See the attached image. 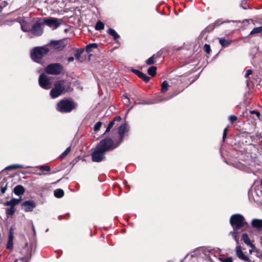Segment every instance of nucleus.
<instances>
[{
    "instance_id": "nucleus-32",
    "label": "nucleus",
    "mask_w": 262,
    "mask_h": 262,
    "mask_svg": "<svg viewBox=\"0 0 262 262\" xmlns=\"http://www.w3.org/2000/svg\"><path fill=\"white\" fill-rule=\"evenodd\" d=\"M104 27V24L101 22L100 20H99L97 22L96 25H95V29L96 30H103Z\"/></svg>"
},
{
    "instance_id": "nucleus-46",
    "label": "nucleus",
    "mask_w": 262,
    "mask_h": 262,
    "mask_svg": "<svg viewBox=\"0 0 262 262\" xmlns=\"http://www.w3.org/2000/svg\"><path fill=\"white\" fill-rule=\"evenodd\" d=\"M227 21H221L220 20H217L216 21H215L214 24H213V25H214V27H218L220 25L224 23H227Z\"/></svg>"
},
{
    "instance_id": "nucleus-39",
    "label": "nucleus",
    "mask_w": 262,
    "mask_h": 262,
    "mask_svg": "<svg viewBox=\"0 0 262 262\" xmlns=\"http://www.w3.org/2000/svg\"><path fill=\"white\" fill-rule=\"evenodd\" d=\"M39 169L42 171H49L50 170V167L47 165H40L38 167Z\"/></svg>"
},
{
    "instance_id": "nucleus-58",
    "label": "nucleus",
    "mask_w": 262,
    "mask_h": 262,
    "mask_svg": "<svg viewBox=\"0 0 262 262\" xmlns=\"http://www.w3.org/2000/svg\"><path fill=\"white\" fill-rule=\"evenodd\" d=\"M260 185L262 186V180L260 182Z\"/></svg>"
},
{
    "instance_id": "nucleus-56",
    "label": "nucleus",
    "mask_w": 262,
    "mask_h": 262,
    "mask_svg": "<svg viewBox=\"0 0 262 262\" xmlns=\"http://www.w3.org/2000/svg\"><path fill=\"white\" fill-rule=\"evenodd\" d=\"M252 252H253V250L252 249H251V250H249V253H252Z\"/></svg>"
},
{
    "instance_id": "nucleus-41",
    "label": "nucleus",
    "mask_w": 262,
    "mask_h": 262,
    "mask_svg": "<svg viewBox=\"0 0 262 262\" xmlns=\"http://www.w3.org/2000/svg\"><path fill=\"white\" fill-rule=\"evenodd\" d=\"M71 151V147H68L61 155L60 157L62 158H64Z\"/></svg>"
},
{
    "instance_id": "nucleus-43",
    "label": "nucleus",
    "mask_w": 262,
    "mask_h": 262,
    "mask_svg": "<svg viewBox=\"0 0 262 262\" xmlns=\"http://www.w3.org/2000/svg\"><path fill=\"white\" fill-rule=\"evenodd\" d=\"M228 119H229V121H230V123L233 124L235 121L237 120V118L236 116L231 115V116H229Z\"/></svg>"
},
{
    "instance_id": "nucleus-52",
    "label": "nucleus",
    "mask_w": 262,
    "mask_h": 262,
    "mask_svg": "<svg viewBox=\"0 0 262 262\" xmlns=\"http://www.w3.org/2000/svg\"><path fill=\"white\" fill-rule=\"evenodd\" d=\"M68 61L69 62H72V61H73L74 60V58L73 57H69L68 58Z\"/></svg>"
},
{
    "instance_id": "nucleus-27",
    "label": "nucleus",
    "mask_w": 262,
    "mask_h": 262,
    "mask_svg": "<svg viewBox=\"0 0 262 262\" xmlns=\"http://www.w3.org/2000/svg\"><path fill=\"white\" fill-rule=\"evenodd\" d=\"M98 47V45L96 43H92L88 45L85 47V51L87 53L92 51L93 49H96Z\"/></svg>"
},
{
    "instance_id": "nucleus-20",
    "label": "nucleus",
    "mask_w": 262,
    "mask_h": 262,
    "mask_svg": "<svg viewBox=\"0 0 262 262\" xmlns=\"http://www.w3.org/2000/svg\"><path fill=\"white\" fill-rule=\"evenodd\" d=\"M121 118L120 116L115 117L114 119L110 122L108 126L106 128V129L105 132V133H108L110 131L111 129L113 127V126L115 124V122H119L121 120Z\"/></svg>"
},
{
    "instance_id": "nucleus-54",
    "label": "nucleus",
    "mask_w": 262,
    "mask_h": 262,
    "mask_svg": "<svg viewBox=\"0 0 262 262\" xmlns=\"http://www.w3.org/2000/svg\"><path fill=\"white\" fill-rule=\"evenodd\" d=\"M143 104H152V102H145V103H142Z\"/></svg>"
},
{
    "instance_id": "nucleus-22",
    "label": "nucleus",
    "mask_w": 262,
    "mask_h": 262,
    "mask_svg": "<svg viewBox=\"0 0 262 262\" xmlns=\"http://www.w3.org/2000/svg\"><path fill=\"white\" fill-rule=\"evenodd\" d=\"M11 230L12 229H11L8 235V240L7 244V248L10 250H12L13 247V235L11 232Z\"/></svg>"
},
{
    "instance_id": "nucleus-34",
    "label": "nucleus",
    "mask_w": 262,
    "mask_h": 262,
    "mask_svg": "<svg viewBox=\"0 0 262 262\" xmlns=\"http://www.w3.org/2000/svg\"><path fill=\"white\" fill-rule=\"evenodd\" d=\"M262 33V26L254 28L250 32V35Z\"/></svg>"
},
{
    "instance_id": "nucleus-40",
    "label": "nucleus",
    "mask_w": 262,
    "mask_h": 262,
    "mask_svg": "<svg viewBox=\"0 0 262 262\" xmlns=\"http://www.w3.org/2000/svg\"><path fill=\"white\" fill-rule=\"evenodd\" d=\"M155 55H153L150 58H149L146 61V63L148 65H151L155 62V60L154 59Z\"/></svg>"
},
{
    "instance_id": "nucleus-12",
    "label": "nucleus",
    "mask_w": 262,
    "mask_h": 262,
    "mask_svg": "<svg viewBox=\"0 0 262 262\" xmlns=\"http://www.w3.org/2000/svg\"><path fill=\"white\" fill-rule=\"evenodd\" d=\"M129 130V126L126 123L122 124L118 128L119 139L117 142L120 144L123 140L125 135Z\"/></svg>"
},
{
    "instance_id": "nucleus-8",
    "label": "nucleus",
    "mask_w": 262,
    "mask_h": 262,
    "mask_svg": "<svg viewBox=\"0 0 262 262\" xmlns=\"http://www.w3.org/2000/svg\"><path fill=\"white\" fill-rule=\"evenodd\" d=\"M106 152L96 146L93 149L92 153V161L95 162H100L105 159V154Z\"/></svg>"
},
{
    "instance_id": "nucleus-7",
    "label": "nucleus",
    "mask_w": 262,
    "mask_h": 262,
    "mask_svg": "<svg viewBox=\"0 0 262 262\" xmlns=\"http://www.w3.org/2000/svg\"><path fill=\"white\" fill-rule=\"evenodd\" d=\"M42 21H37L34 23L31 28L30 37L32 38L33 36H39L43 33Z\"/></svg>"
},
{
    "instance_id": "nucleus-53",
    "label": "nucleus",
    "mask_w": 262,
    "mask_h": 262,
    "mask_svg": "<svg viewBox=\"0 0 262 262\" xmlns=\"http://www.w3.org/2000/svg\"><path fill=\"white\" fill-rule=\"evenodd\" d=\"M32 229H33V231L34 232V233L35 234L36 233V231H35V227L34 226V225L32 224Z\"/></svg>"
},
{
    "instance_id": "nucleus-37",
    "label": "nucleus",
    "mask_w": 262,
    "mask_h": 262,
    "mask_svg": "<svg viewBox=\"0 0 262 262\" xmlns=\"http://www.w3.org/2000/svg\"><path fill=\"white\" fill-rule=\"evenodd\" d=\"M139 77L146 83L148 82L150 79L149 77H148V76H147L146 74H144L142 72L139 75Z\"/></svg>"
},
{
    "instance_id": "nucleus-29",
    "label": "nucleus",
    "mask_w": 262,
    "mask_h": 262,
    "mask_svg": "<svg viewBox=\"0 0 262 262\" xmlns=\"http://www.w3.org/2000/svg\"><path fill=\"white\" fill-rule=\"evenodd\" d=\"M2 187L1 188V191L2 193H4L7 188V184L6 183V179L5 178L3 179L2 181L1 182Z\"/></svg>"
},
{
    "instance_id": "nucleus-30",
    "label": "nucleus",
    "mask_w": 262,
    "mask_h": 262,
    "mask_svg": "<svg viewBox=\"0 0 262 262\" xmlns=\"http://www.w3.org/2000/svg\"><path fill=\"white\" fill-rule=\"evenodd\" d=\"M157 67L155 66H151L148 68L147 70L148 74L151 76H155L156 75Z\"/></svg>"
},
{
    "instance_id": "nucleus-31",
    "label": "nucleus",
    "mask_w": 262,
    "mask_h": 262,
    "mask_svg": "<svg viewBox=\"0 0 262 262\" xmlns=\"http://www.w3.org/2000/svg\"><path fill=\"white\" fill-rule=\"evenodd\" d=\"M168 86L169 84L167 81H164L161 84V92L163 93L166 92L168 90Z\"/></svg>"
},
{
    "instance_id": "nucleus-17",
    "label": "nucleus",
    "mask_w": 262,
    "mask_h": 262,
    "mask_svg": "<svg viewBox=\"0 0 262 262\" xmlns=\"http://www.w3.org/2000/svg\"><path fill=\"white\" fill-rule=\"evenodd\" d=\"M55 49L60 51L63 49L65 45L62 40H51L50 43Z\"/></svg>"
},
{
    "instance_id": "nucleus-45",
    "label": "nucleus",
    "mask_w": 262,
    "mask_h": 262,
    "mask_svg": "<svg viewBox=\"0 0 262 262\" xmlns=\"http://www.w3.org/2000/svg\"><path fill=\"white\" fill-rule=\"evenodd\" d=\"M204 49L205 50V51L207 53H209L210 51H211V49H210V47L209 45H207V44H205L204 46Z\"/></svg>"
},
{
    "instance_id": "nucleus-38",
    "label": "nucleus",
    "mask_w": 262,
    "mask_h": 262,
    "mask_svg": "<svg viewBox=\"0 0 262 262\" xmlns=\"http://www.w3.org/2000/svg\"><path fill=\"white\" fill-rule=\"evenodd\" d=\"M238 234L237 231H232L230 232L229 234L231 235L234 240L236 241V244L238 245L239 244L238 239L237 237V235Z\"/></svg>"
},
{
    "instance_id": "nucleus-9",
    "label": "nucleus",
    "mask_w": 262,
    "mask_h": 262,
    "mask_svg": "<svg viewBox=\"0 0 262 262\" xmlns=\"http://www.w3.org/2000/svg\"><path fill=\"white\" fill-rule=\"evenodd\" d=\"M63 67L59 63H55L48 65L46 68L47 74L57 75L61 73Z\"/></svg>"
},
{
    "instance_id": "nucleus-18",
    "label": "nucleus",
    "mask_w": 262,
    "mask_h": 262,
    "mask_svg": "<svg viewBox=\"0 0 262 262\" xmlns=\"http://www.w3.org/2000/svg\"><path fill=\"white\" fill-rule=\"evenodd\" d=\"M20 202V199H15L13 198L10 201H6L4 203V206H10V207H14L17 205H18Z\"/></svg>"
},
{
    "instance_id": "nucleus-6",
    "label": "nucleus",
    "mask_w": 262,
    "mask_h": 262,
    "mask_svg": "<svg viewBox=\"0 0 262 262\" xmlns=\"http://www.w3.org/2000/svg\"><path fill=\"white\" fill-rule=\"evenodd\" d=\"M22 256L14 260V262H29L31 258V248L28 247V243H26L25 246L20 251Z\"/></svg>"
},
{
    "instance_id": "nucleus-25",
    "label": "nucleus",
    "mask_w": 262,
    "mask_h": 262,
    "mask_svg": "<svg viewBox=\"0 0 262 262\" xmlns=\"http://www.w3.org/2000/svg\"><path fill=\"white\" fill-rule=\"evenodd\" d=\"M219 39L220 43L224 48L228 47L231 42V40L224 38H219Z\"/></svg>"
},
{
    "instance_id": "nucleus-2",
    "label": "nucleus",
    "mask_w": 262,
    "mask_h": 262,
    "mask_svg": "<svg viewBox=\"0 0 262 262\" xmlns=\"http://www.w3.org/2000/svg\"><path fill=\"white\" fill-rule=\"evenodd\" d=\"M230 223L233 229V231H237L247 225L244 217L240 214L232 215L230 219Z\"/></svg>"
},
{
    "instance_id": "nucleus-21",
    "label": "nucleus",
    "mask_w": 262,
    "mask_h": 262,
    "mask_svg": "<svg viewBox=\"0 0 262 262\" xmlns=\"http://www.w3.org/2000/svg\"><path fill=\"white\" fill-rule=\"evenodd\" d=\"M25 188L20 185L16 186L13 189V192L17 195H20L23 194L25 192Z\"/></svg>"
},
{
    "instance_id": "nucleus-16",
    "label": "nucleus",
    "mask_w": 262,
    "mask_h": 262,
    "mask_svg": "<svg viewBox=\"0 0 262 262\" xmlns=\"http://www.w3.org/2000/svg\"><path fill=\"white\" fill-rule=\"evenodd\" d=\"M236 253L237 256L241 259L246 262H252L249 257L245 255L242 250V248L240 246H237L236 247Z\"/></svg>"
},
{
    "instance_id": "nucleus-4",
    "label": "nucleus",
    "mask_w": 262,
    "mask_h": 262,
    "mask_svg": "<svg viewBox=\"0 0 262 262\" xmlns=\"http://www.w3.org/2000/svg\"><path fill=\"white\" fill-rule=\"evenodd\" d=\"M49 51V49L46 46L36 47L33 48L31 52V57L35 62H39L41 59Z\"/></svg>"
},
{
    "instance_id": "nucleus-1",
    "label": "nucleus",
    "mask_w": 262,
    "mask_h": 262,
    "mask_svg": "<svg viewBox=\"0 0 262 262\" xmlns=\"http://www.w3.org/2000/svg\"><path fill=\"white\" fill-rule=\"evenodd\" d=\"M77 104L73 100L64 99L60 100L56 105V110L62 113H68L75 109Z\"/></svg>"
},
{
    "instance_id": "nucleus-48",
    "label": "nucleus",
    "mask_w": 262,
    "mask_h": 262,
    "mask_svg": "<svg viewBox=\"0 0 262 262\" xmlns=\"http://www.w3.org/2000/svg\"><path fill=\"white\" fill-rule=\"evenodd\" d=\"M132 71L136 75H137L138 77L139 76V75L141 74V73H142L141 71H140L139 70H136V69H132Z\"/></svg>"
},
{
    "instance_id": "nucleus-3",
    "label": "nucleus",
    "mask_w": 262,
    "mask_h": 262,
    "mask_svg": "<svg viewBox=\"0 0 262 262\" xmlns=\"http://www.w3.org/2000/svg\"><path fill=\"white\" fill-rule=\"evenodd\" d=\"M120 144L117 141L115 143L110 138H105L102 139L97 145L104 152L112 151L117 147Z\"/></svg>"
},
{
    "instance_id": "nucleus-42",
    "label": "nucleus",
    "mask_w": 262,
    "mask_h": 262,
    "mask_svg": "<svg viewBox=\"0 0 262 262\" xmlns=\"http://www.w3.org/2000/svg\"><path fill=\"white\" fill-rule=\"evenodd\" d=\"M101 125H102V123L101 122H97L95 125H94V130H95V132H97L98 131L101 126Z\"/></svg>"
},
{
    "instance_id": "nucleus-49",
    "label": "nucleus",
    "mask_w": 262,
    "mask_h": 262,
    "mask_svg": "<svg viewBox=\"0 0 262 262\" xmlns=\"http://www.w3.org/2000/svg\"><path fill=\"white\" fill-rule=\"evenodd\" d=\"M252 74V70H247L246 74L245 75V78H248L250 75Z\"/></svg>"
},
{
    "instance_id": "nucleus-51",
    "label": "nucleus",
    "mask_w": 262,
    "mask_h": 262,
    "mask_svg": "<svg viewBox=\"0 0 262 262\" xmlns=\"http://www.w3.org/2000/svg\"><path fill=\"white\" fill-rule=\"evenodd\" d=\"M227 131H228L227 127H226L225 128H224V132H223V140H224L225 139L226 137Z\"/></svg>"
},
{
    "instance_id": "nucleus-35",
    "label": "nucleus",
    "mask_w": 262,
    "mask_h": 262,
    "mask_svg": "<svg viewBox=\"0 0 262 262\" xmlns=\"http://www.w3.org/2000/svg\"><path fill=\"white\" fill-rule=\"evenodd\" d=\"M84 50V49H80L76 50V53L75 54V56L76 59L80 60V57Z\"/></svg>"
},
{
    "instance_id": "nucleus-19",
    "label": "nucleus",
    "mask_w": 262,
    "mask_h": 262,
    "mask_svg": "<svg viewBox=\"0 0 262 262\" xmlns=\"http://www.w3.org/2000/svg\"><path fill=\"white\" fill-rule=\"evenodd\" d=\"M251 225L253 228L258 230H262V220L256 219L252 220Z\"/></svg>"
},
{
    "instance_id": "nucleus-44",
    "label": "nucleus",
    "mask_w": 262,
    "mask_h": 262,
    "mask_svg": "<svg viewBox=\"0 0 262 262\" xmlns=\"http://www.w3.org/2000/svg\"><path fill=\"white\" fill-rule=\"evenodd\" d=\"M250 114H254V115H256L257 118L258 119H260V112H258V111H256L255 110H252V111H250Z\"/></svg>"
},
{
    "instance_id": "nucleus-55",
    "label": "nucleus",
    "mask_w": 262,
    "mask_h": 262,
    "mask_svg": "<svg viewBox=\"0 0 262 262\" xmlns=\"http://www.w3.org/2000/svg\"><path fill=\"white\" fill-rule=\"evenodd\" d=\"M3 9V7L0 5V12H2Z\"/></svg>"
},
{
    "instance_id": "nucleus-26",
    "label": "nucleus",
    "mask_w": 262,
    "mask_h": 262,
    "mask_svg": "<svg viewBox=\"0 0 262 262\" xmlns=\"http://www.w3.org/2000/svg\"><path fill=\"white\" fill-rule=\"evenodd\" d=\"M107 33L113 37L114 40H117L120 37L119 35L116 32V31L112 28L108 29Z\"/></svg>"
},
{
    "instance_id": "nucleus-57",
    "label": "nucleus",
    "mask_w": 262,
    "mask_h": 262,
    "mask_svg": "<svg viewBox=\"0 0 262 262\" xmlns=\"http://www.w3.org/2000/svg\"><path fill=\"white\" fill-rule=\"evenodd\" d=\"M243 9H247V6H245V7H242Z\"/></svg>"
},
{
    "instance_id": "nucleus-5",
    "label": "nucleus",
    "mask_w": 262,
    "mask_h": 262,
    "mask_svg": "<svg viewBox=\"0 0 262 262\" xmlns=\"http://www.w3.org/2000/svg\"><path fill=\"white\" fill-rule=\"evenodd\" d=\"M63 80H59L54 84V87L50 91V95L52 98L60 96L65 90Z\"/></svg>"
},
{
    "instance_id": "nucleus-14",
    "label": "nucleus",
    "mask_w": 262,
    "mask_h": 262,
    "mask_svg": "<svg viewBox=\"0 0 262 262\" xmlns=\"http://www.w3.org/2000/svg\"><path fill=\"white\" fill-rule=\"evenodd\" d=\"M236 253L237 256L241 259L246 262H252L249 257L245 255L242 250V248L240 246H237L236 247Z\"/></svg>"
},
{
    "instance_id": "nucleus-11",
    "label": "nucleus",
    "mask_w": 262,
    "mask_h": 262,
    "mask_svg": "<svg viewBox=\"0 0 262 262\" xmlns=\"http://www.w3.org/2000/svg\"><path fill=\"white\" fill-rule=\"evenodd\" d=\"M42 23L53 29H56L61 25V20L54 17L45 18Z\"/></svg>"
},
{
    "instance_id": "nucleus-28",
    "label": "nucleus",
    "mask_w": 262,
    "mask_h": 262,
    "mask_svg": "<svg viewBox=\"0 0 262 262\" xmlns=\"http://www.w3.org/2000/svg\"><path fill=\"white\" fill-rule=\"evenodd\" d=\"M54 196L57 198H60L64 195V191L61 189H57L54 190Z\"/></svg>"
},
{
    "instance_id": "nucleus-50",
    "label": "nucleus",
    "mask_w": 262,
    "mask_h": 262,
    "mask_svg": "<svg viewBox=\"0 0 262 262\" xmlns=\"http://www.w3.org/2000/svg\"><path fill=\"white\" fill-rule=\"evenodd\" d=\"M123 102L124 103L127 104L129 102V99L127 96H125L124 95H123Z\"/></svg>"
},
{
    "instance_id": "nucleus-33",
    "label": "nucleus",
    "mask_w": 262,
    "mask_h": 262,
    "mask_svg": "<svg viewBox=\"0 0 262 262\" xmlns=\"http://www.w3.org/2000/svg\"><path fill=\"white\" fill-rule=\"evenodd\" d=\"M21 30L25 32H30L31 28L28 26L27 23H21Z\"/></svg>"
},
{
    "instance_id": "nucleus-23",
    "label": "nucleus",
    "mask_w": 262,
    "mask_h": 262,
    "mask_svg": "<svg viewBox=\"0 0 262 262\" xmlns=\"http://www.w3.org/2000/svg\"><path fill=\"white\" fill-rule=\"evenodd\" d=\"M242 239L246 245L249 246L252 248H255L254 245L251 242V241L247 233H244L242 235Z\"/></svg>"
},
{
    "instance_id": "nucleus-15",
    "label": "nucleus",
    "mask_w": 262,
    "mask_h": 262,
    "mask_svg": "<svg viewBox=\"0 0 262 262\" xmlns=\"http://www.w3.org/2000/svg\"><path fill=\"white\" fill-rule=\"evenodd\" d=\"M236 253L237 256L241 259L246 262H252L249 257L245 255L242 250V248L240 246H237L236 247Z\"/></svg>"
},
{
    "instance_id": "nucleus-47",
    "label": "nucleus",
    "mask_w": 262,
    "mask_h": 262,
    "mask_svg": "<svg viewBox=\"0 0 262 262\" xmlns=\"http://www.w3.org/2000/svg\"><path fill=\"white\" fill-rule=\"evenodd\" d=\"M221 261L222 262H233L231 257H228L226 258H221Z\"/></svg>"
},
{
    "instance_id": "nucleus-59",
    "label": "nucleus",
    "mask_w": 262,
    "mask_h": 262,
    "mask_svg": "<svg viewBox=\"0 0 262 262\" xmlns=\"http://www.w3.org/2000/svg\"><path fill=\"white\" fill-rule=\"evenodd\" d=\"M48 229H47L46 232H48Z\"/></svg>"
},
{
    "instance_id": "nucleus-24",
    "label": "nucleus",
    "mask_w": 262,
    "mask_h": 262,
    "mask_svg": "<svg viewBox=\"0 0 262 262\" xmlns=\"http://www.w3.org/2000/svg\"><path fill=\"white\" fill-rule=\"evenodd\" d=\"M30 166H25L24 165L21 164H13L11 165L10 166H8L6 167L5 169V170H11V169H14L17 168H30Z\"/></svg>"
},
{
    "instance_id": "nucleus-10",
    "label": "nucleus",
    "mask_w": 262,
    "mask_h": 262,
    "mask_svg": "<svg viewBox=\"0 0 262 262\" xmlns=\"http://www.w3.org/2000/svg\"><path fill=\"white\" fill-rule=\"evenodd\" d=\"M38 83L40 87L45 90H49L51 88V77L43 73L38 79Z\"/></svg>"
},
{
    "instance_id": "nucleus-13",
    "label": "nucleus",
    "mask_w": 262,
    "mask_h": 262,
    "mask_svg": "<svg viewBox=\"0 0 262 262\" xmlns=\"http://www.w3.org/2000/svg\"><path fill=\"white\" fill-rule=\"evenodd\" d=\"M36 203L32 200L25 201L21 204V208L25 212H31L36 207Z\"/></svg>"
},
{
    "instance_id": "nucleus-36",
    "label": "nucleus",
    "mask_w": 262,
    "mask_h": 262,
    "mask_svg": "<svg viewBox=\"0 0 262 262\" xmlns=\"http://www.w3.org/2000/svg\"><path fill=\"white\" fill-rule=\"evenodd\" d=\"M15 211V208L14 207H9L6 209V213L7 215H12Z\"/></svg>"
}]
</instances>
